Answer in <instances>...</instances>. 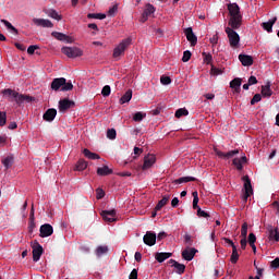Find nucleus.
I'll return each instance as SVG.
<instances>
[{"mask_svg": "<svg viewBox=\"0 0 279 279\" xmlns=\"http://www.w3.org/2000/svg\"><path fill=\"white\" fill-rule=\"evenodd\" d=\"M228 11L230 14L229 27L239 29L243 23V15H241V8L236 3H229Z\"/></svg>", "mask_w": 279, "mask_h": 279, "instance_id": "nucleus-1", "label": "nucleus"}, {"mask_svg": "<svg viewBox=\"0 0 279 279\" xmlns=\"http://www.w3.org/2000/svg\"><path fill=\"white\" fill-rule=\"evenodd\" d=\"M2 95L3 97H9V99H14L16 104H29L31 101H34V98L27 95L19 94L16 90L11 88L2 90Z\"/></svg>", "mask_w": 279, "mask_h": 279, "instance_id": "nucleus-2", "label": "nucleus"}, {"mask_svg": "<svg viewBox=\"0 0 279 279\" xmlns=\"http://www.w3.org/2000/svg\"><path fill=\"white\" fill-rule=\"evenodd\" d=\"M234 29L239 28H232V26H227L225 28V32L229 38V45L232 49H239V45L241 43V36H239V33H236Z\"/></svg>", "mask_w": 279, "mask_h": 279, "instance_id": "nucleus-3", "label": "nucleus"}, {"mask_svg": "<svg viewBox=\"0 0 279 279\" xmlns=\"http://www.w3.org/2000/svg\"><path fill=\"white\" fill-rule=\"evenodd\" d=\"M52 90H63V93H66L68 90H73V83L66 82V78L60 77L54 78L51 83Z\"/></svg>", "mask_w": 279, "mask_h": 279, "instance_id": "nucleus-4", "label": "nucleus"}, {"mask_svg": "<svg viewBox=\"0 0 279 279\" xmlns=\"http://www.w3.org/2000/svg\"><path fill=\"white\" fill-rule=\"evenodd\" d=\"M132 45V38L128 37L123 39L114 49H113V58L119 59L121 56L125 53V49Z\"/></svg>", "mask_w": 279, "mask_h": 279, "instance_id": "nucleus-5", "label": "nucleus"}, {"mask_svg": "<svg viewBox=\"0 0 279 279\" xmlns=\"http://www.w3.org/2000/svg\"><path fill=\"white\" fill-rule=\"evenodd\" d=\"M242 181L244 182V185H243L244 194L242 195V199L245 203L247 202V198L254 195V189H252V180H250L248 175H244L242 178Z\"/></svg>", "mask_w": 279, "mask_h": 279, "instance_id": "nucleus-6", "label": "nucleus"}, {"mask_svg": "<svg viewBox=\"0 0 279 279\" xmlns=\"http://www.w3.org/2000/svg\"><path fill=\"white\" fill-rule=\"evenodd\" d=\"M61 52L68 58H81L84 54L82 49L77 47H63L61 48Z\"/></svg>", "mask_w": 279, "mask_h": 279, "instance_id": "nucleus-7", "label": "nucleus"}, {"mask_svg": "<svg viewBox=\"0 0 279 279\" xmlns=\"http://www.w3.org/2000/svg\"><path fill=\"white\" fill-rule=\"evenodd\" d=\"M32 247H33V260L34 263H38V260H40V256H43V252H44L43 245H40V243L35 241Z\"/></svg>", "mask_w": 279, "mask_h": 279, "instance_id": "nucleus-8", "label": "nucleus"}, {"mask_svg": "<svg viewBox=\"0 0 279 279\" xmlns=\"http://www.w3.org/2000/svg\"><path fill=\"white\" fill-rule=\"evenodd\" d=\"M156 12V7L151 3H147L141 17V23H146L147 19Z\"/></svg>", "mask_w": 279, "mask_h": 279, "instance_id": "nucleus-9", "label": "nucleus"}, {"mask_svg": "<svg viewBox=\"0 0 279 279\" xmlns=\"http://www.w3.org/2000/svg\"><path fill=\"white\" fill-rule=\"evenodd\" d=\"M214 151H215L216 156H218V158H222L223 160H230V158H232L233 156H236V154H239V149L223 153V151L215 148Z\"/></svg>", "mask_w": 279, "mask_h": 279, "instance_id": "nucleus-10", "label": "nucleus"}, {"mask_svg": "<svg viewBox=\"0 0 279 279\" xmlns=\"http://www.w3.org/2000/svg\"><path fill=\"white\" fill-rule=\"evenodd\" d=\"M101 217L105 221H108V223H112L113 221H117V211L114 209L104 210Z\"/></svg>", "mask_w": 279, "mask_h": 279, "instance_id": "nucleus-11", "label": "nucleus"}, {"mask_svg": "<svg viewBox=\"0 0 279 279\" xmlns=\"http://www.w3.org/2000/svg\"><path fill=\"white\" fill-rule=\"evenodd\" d=\"M51 36H53V38L60 40L61 43H68V45H71V43H73V38L65 35L64 33L52 32Z\"/></svg>", "mask_w": 279, "mask_h": 279, "instance_id": "nucleus-12", "label": "nucleus"}, {"mask_svg": "<svg viewBox=\"0 0 279 279\" xmlns=\"http://www.w3.org/2000/svg\"><path fill=\"white\" fill-rule=\"evenodd\" d=\"M39 236H41V239L51 236V234H53V227L49 223L43 225L39 229Z\"/></svg>", "mask_w": 279, "mask_h": 279, "instance_id": "nucleus-13", "label": "nucleus"}, {"mask_svg": "<svg viewBox=\"0 0 279 279\" xmlns=\"http://www.w3.org/2000/svg\"><path fill=\"white\" fill-rule=\"evenodd\" d=\"M184 34L189 43H191V46L195 47L197 45V36L195 35V33H193V28L191 27L185 28Z\"/></svg>", "mask_w": 279, "mask_h": 279, "instance_id": "nucleus-14", "label": "nucleus"}, {"mask_svg": "<svg viewBox=\"0 0 279 279\" xmlns=\"http://www.w3.org/2000/svg\"><path fill=\"white\" fill-rule=\"evenodd\" d=\"M143 241L145 245H148L149 247H151L156 245V234L151 231H147L143 238Z\"/></svg>", "mask_w": 279, "mask_h": 279, "instance_id": "nucleus-15", "label": "nucleus"}, {"mask_svg": "<svg viewBox=\"0 0 279 279\" xmlns=\"http://www.w3.org/2000/svg\"><path fill=\"white\" fill-rule=\"evenodd\" d=\"M195 254H197V250L195 247H187L182 252V258H184V260H193V258H195Z\"/></svg>", "mask_w": 279, "mask_h": 279, "instance_id": "nucleus-16", "label": "nucleus"}, {"mask_svg": "<svg viewBox=\"0 0 279 279\" xmlns=\"http://www.w3.org/2000/svg\"><path fill=\"white\" fill-rule=\"evenodd\" d=\"M72 106H75V102L73 100L64 98L63 100L59 101V111L66 112V110H69V108H71Z\"/></svg>", "mask_w": 279, "mask_h": 279, "instance_id": "nucleus-17", "label": "nucleus"}, {"mask_svg": "<svg viewBox=\"0 0 279 279\" xmlns=\"http://www.w3.org/2000/svg\"><path fill=\"white\" fill-rule=\"evenodd\" d=\"M276 21H278L277 16L270 19L268 22H263V29H265V32H267L268 34H271V32H274V25H276Z\"/></svg>", "mask_w": 279, "mask_h": 279, "instance_id": "nucleus-18", "label": "nucleus"}, {"mask_svg": "<svg viewBox=\"0 0 279 279\" xmlns=\"http://www.w3.org/2000/svg\"><path fill=\"white\" fill-rule=\"evenodd\" d=\"M156 163V155H147L144 157V165H143V169H150V167H154V165Z\"/></svg>", "mask_w": 279, "mask_h": 279, "instance_id": "nucleus-19", "label": "nucleus"}, {"mask_svg": "<svg viewBox=\"0 0 279 279\" xmlns=\"http://www.w3.org/2000/svg\"><path fill=\"white\" fill-rule=\"evenodd\" d=\"M168 263H169V265L174 267L175 272L179 275L184 274V271L186 270V266L184 264L178 263L175 259H170Z\"/></svg>", "mask_w": 279, "mask_h": 279, "instance_id": "nucleus-20", "label": "nucleus"}, {"mask_svg": "<svg viewBox=\"0 0 279 279\" xmlns=\"http://www.w3.org/2000/svg\"><path fill=\"white\" fill-rule=\"evenodd\" d=\"M267 230H268V234H269V240L278 242L279 241L278 228H274V226L268 225Z\"/></svg>", "mask_w": 279, "mask_h": 279, "instance_id": "nucleus-21", "label": "nucleus"}, {"mask_svg": "<svg viewBox=\"0 0 279 279\" xmlns=\"http://www.w3.org/2000/svg\"><path fill=\"white\" fill-rule=\"evenodd\" d=\"M33 23L37 25V27H53V23L50 20L45 19H33Z\"/></svg>", "mask_w": 279, "mask_h": 279, "instance_id": "nucleus-22", "label": "nucleus"}, {"mask_svg": "<svg viewBox=\"0 0 279 279\" xmlns=\"http://www.w3.org/2000/svg\"><path fill=\"white\" fill-rule=\"evenodd\" d=\"M239 60L243 66H252L254 64V59L252 56L239 54Z\"/></svg>", "mask_w": 279, "mask_h": 279, "instance_id": "nucleus-23", "label": "nucleus"}, {"mask_svg": "<svg viewBox=\"0 0 279 279\" xmlns=\"http://www.w3.org/2000/svg\"><path fill=\"white\" fill-rule=\"evenodd\" d=\"M58 114V110L56 109H48L44 116L43 119L44 121H48L51 123V121H53V119H56V116Z\"/></svg>", "mask_w": 279, "mask_h": 279, "instance_id": "nucleus-24", "label": "nucleus"}, {"mask_svg": "<svg viewBox=\"0 0 279 279\" xmlns=\"http://www.w3.org/2000/svg\"><path fill=\"white\" fill-rule=\"evenodd\" d=\"M245 162H247L246 156H242L241 158L233 159V165H234V167H236L238 171L243 170V165H245Z\"/></svg>", "mask_w": 279, "mask_h": 279, "instance_id": "nucleus-25", "label": "nucleus"}, {"mask_svg": "<svg viewBox=\"0 0 279 279\" xmlns=\"http://www.w3.org/2000/svg\"><path fill=\"white\" fill-rule=\"evenodd\" d=\"M171 256H173L172 253H156L155 260H157V263H165V260H167V258H171Z\"/></svg>", "mask_w": 279, "mask_h": 279, "instance_id": "nucleus-26", "label": "nucleus"}, {"mask_svg": "<svg viewBox=\"0 0 279 279\" xmlns=\"http://www.w3.org/2000/svg\"><path fill=\"white\" fill-rule=\"evenodd\" d=\"M242 80L236 77L230 82V88H233L234 93H241Z\"/></svg>", "mask_w": 279, "mask_h": 279, "instance_id": "nucleus-27", "label": "nucleus"}, {"mask_svg": "<svg viewBox=\"0 0 279 279\" xmlns=\"http://www.w3.org/2000/svg\"><path fill=\"white\" fill-rule=\"evenodd\" d=\"M197 179L195 177H181L175 179L172 183L174 184H186V182H196Z\"/></svg>", "mask_w": 279, "mask_h": 279, "instance_id": "nucleus-28", "label": "nucleus"}, {"mask_svg": "<svg viewBox=\"0 0 279 279\" xmlns=\"http://www.w3.org/2000/svg\"><path fill=\"white\" fill-rule=\"evenodd\" d=\"M83 154L85 158H88V160H99L101 158L97 153H93L88 148H85Z\"/></svg>", "mask_w": 279, "mask_h": 279, "instance_id": "nucleus-29", "label": "nucleus"}, {"mask_svg": "<svg viewBox=\"0 0 279 279\" xmlns=\"http://www.w3.org/2000/svg\"><path fill=\"white\" fill-rule=\"evenodd\" d=\"M262 95L263 97H271V95H274L270 83H267L266 85L262 86Z\"/></svg>", "mask_w": 279, "mask_h": 279, "instance_id": "nucleus-30", "label": "nucleus"}, {"mask_svg": "<svg viewBox=\"0 0 279 279\" xmlns=\"http://www.w3.org/2000/svg\"><path fill=\"white\" fill-rule=\"evenodd\" d=\"M169 199H171V195H165L156 205L155 210H161L163 206H167Z\"/></svg>", "mask_w": 279, "mask_h": 279, "instance_id": "nucleus-31", "label": "nucleus"}, {"mask_svg": "<svg viewBox=\"0 0 279 279\" xmlns=\"http://www.w3.org/2000/svg\"><path fill=\"white\" fill-rule=\"evenodd\" d=\"M47 16L50 19H53L54 21H60L62 19V15L58 13L54 9H49L46 11Z\"/></svg>", "mask_w": 279, "mask_h": 279, "instance_id": "nucleus-32", "label": "nucleus"}, {"mask_svg": "<svg viewBox=\"0 0 279 279\" xmlns=\"http://www.w3.org/2000/svg\"><path fill=\"white\" fill-rule=\"evenodd\" d=\"M112 174V169H110L108 166H104L97 169V175H110Z\"/></svg>", "mask_w": 279, "mask_h": 279, "instance_id": "nucleus-33", "label": "nucleus"}, {"mask_svg": "<svg viewBox=\"0 0 279 279\" xmlns=\"http://www.w3.org/2000/svg\"><path fill=\"white\" fill-rule=\"evenodd\" d=\"M132 100V89L125 92V94L120 98V104H128Z\"/></svg>", "mask_w": 279, "mask_h": 279, "instance_id": "nucleus-34", "label": "nucleus"}, {"mask_svg": "<svg viewBox=\"0 0 279 279\" xmlns=\"http://www.w3.org/2000/svg\"><path fill=\"white\" fill-rule=\"evenodd\" d=\"M1 23H3V25L7 27V29H9L10 32H12V34H19V29H16V27H14L12 25V23H10L7 20H1Z\"/></svg>", "mask_w": 279, "mask_h": 279, "instance_id": "nucleus-35", "label": "nucleus"}, {"mask_svg": "<svg viewBox=\"0 0 279 279\" xmlns=\"http://www.w3.org/2000/svg\"><path fill=\"white\" fill-rule=\"evenodd\" d=\"M86 167H88V162H86V160H84V159H80L76 163L75 170L84 171V169H86Z\"/></svg>", "mask_w": 279, "mask_h": 279, "instance_id": "nucleus-36", "label": "nucleus"}, {"mask_svg": "<svg viewBox=\"0 0 279 279\" xmlns=\"http://www.w3.org/2000/svg\"><path fill=\"white\" fill-rule=\"evenodd\" d=\"M104 254H108V246L100 245L96 248V256L101 257Z\"/></svg>", "mask_w": 279, "mask_h": 279, "instance_id": "nucleus-37", "label": "nucleus"}, {"mask_svg": "<svg viewBox=\"0 0 279 279\" xmlns=\"http://www.w3.org/2000/svg\"><path fill=\"white\" fill-rule=\"evenodd\" d=\"M14 162V158L12 157H7L4 159H2V165L5 169H10V167H12V163Z\"/></svg>", "mask_w": 279, "mask_h": 279, "instance_id": "nucleus-38", "label": "nucleus"}, {"mask_svg": "<svg viewBox=\"0 0 279 279\" xmlns=\"http://www.w3.org/2000/svg\"><path fill=\"white\" fill-rule=\"evenodd\" d=\"M174 117H177V119H180L181 117H189V110L180 108L175 111Z\"/></svg>", "mask_w": 279, "mask_h": 279, "instance_id": "nucleus-39", "label": "nucleus"}, {"mask_svg": "<svg viewBox=\"0 0 279 279\" xmlns=\"http://www.w3.org/2000/svg\"><path fill=\"white\" fill-rule=\"evenodd\" d=\"M87 19H98L99 21H104L106 19V14L104 13H89Z\"/></svg>", "mask_w": 279, "mask_h": 279, "instance_id": "nucleus-40", "label": "nucleus"}, {"mask_svg": "<svg viewBox=\"0 0 279 279\" xmlns=\"http://www.w3.org/2000/svg\"><path fill=\"white\" fill-rule=\"evenodd\" d=\"M192 195H193V208H194V210L195 209L198 210L199 205H197V204H199V196L197 195V192H193Z\"/></svg>", "mask_w": 279, "mask_h": 279, "instance_id": "nucleus-41", "label": "nucleus"}, {"mask_svg": "<svg viewBox=\"0 0 279 279\" xmlns=\"http://www.w3.org/2000/svg\"><path fill=\"white\" fill-rule=\"evenodd\" d=\"M239 260V251L236 246H233L232 254H231V263L235 264Z\"/></svg>", "mask_w": 279, "mask_h": 279, "instance_id": "nucleus-42", "label": "nucleus"}, {"mask_svg": "<svg viewBox=\"0 0 279 279\" xmlns=\"http://www.w3.org/2000/svg\"><path fill=\"white\" fill-rule=\"evenodd\" d=\"M107 138H109V141H114V138H117V130L109 129L107 131Z\"/></svg>", "mask_w": 279, "mask_h": 279, "instance_id": "nucleus-43", "label": "nucleus"}, {"mask_svg": "<svg viewBox=\"0 0 279 279\" xmlns=\"http://www.w3.org/2000/svg\"><path fill=\"white\" fill-rule=\"evenodd\" d=\"M8 121V114L4 111L0 112V126L3 128Z\"/></svg>", "mask_w": 279, "mask_h": 279, "instance_id": "nucleus-44", "label": "nucleus"}, {"mask_svg": "<svg viewBox=\"0 0 279 279\" xmlns=\"http://www.w3.org/2000/svg\"><path fill=\"white\" fill-rule=\"evenodd\" d=\"M145 117H147V114L138 111L133 116V121H143V119H145Z\"/></svg>", "mask_w": 279, "mask_h": 279, "instance_id": "nucleus-45", "label": "nucleus"}, {"mask_svg": "<svg viewBox=\"0 0 279 279\" xmlns=\"http://www.w3.org/2000/svg\"><path fill=\"white\" fill-rule=\"evenodd\" d=\"M104 197H106V192L101 187H98L96 190V199H104Z\"/></svg>", "mask_w": 279, "mask_h": 279, "instance_id": "nucleus-46", "label": "nucleus"}, {"mask_svg": "<svg viewBox=\"0 0 279 279\" xmlns=\"http://www.w3.org/2000/svg\"><path fill=\"white\" fill-rule=\"evenodd\" d=\"M110 93H111V89L109 85H106L102 87V90H101L102 97H110Z\"/></svg>", "mask_w": 279, "mask_h": 279, "instance_id": "nucleus-47", "label": "nucleus"}, {"mask_svg": "<svg viewBox=\"0 0 279 279\" xmlns=\"http://www.w3.org/2000/svg\"><path fill=\"white\" fill-rule=\"evenodd\" d=\"M36 49H40V46H38V45H32V46H29V47L27 48V53H28L29 56H34Z\"/></svg>", "mask_w": 279, "mask_h": 279, "instance_id": "nucleus-48", "label": "nucleus"}, {"mask_svg": "<svg viewBox=\"0 0 279 279\" xmlns=\"http://www.w3.org/2000/svg\"><path fill=\"white\" fill-rule=\"evenodd\" d=\"M119 10V5L118 4H114L113 7H111L109 10H108V15L109 16H114L117 14Z\"/></svg>", "mask_w": 279, "mask_h": 279, "instance_id": "nucleus-49", "label": "nucleus"}, {"mask_svg": "<svg viewBox=\"0 0 279 279\" xmlns=\"http://www.w3.org/2000/svg\"><path fill=\"white\" fill-rule=\"evenodd\" d=\"M241 236H243V239H247V222L242 225Z\"/></svg>", "mask_w": 279, "mask_h": 279, "instance_id": "nucleus-50", "label": "nucleus"}, {"mask_svg": "<svg viewBox=\"0 0 279 279\" xmlns=\"http://www.w3.org/2000/svg\"><path fill=\"white\" fill-rule=\"evenodd\" d=\"M260 99H263V96H260V94H255L251 100V106L258 104V101H260Z\"/></svg>", "mask_w": 279, "mask_h": 279, "instance_id": "nucleus-51", "label": "nucleus"}, {"mask_svg": "<svg viewBox=\"0 0 279 279\" xmlns=\"http://www.w3.org/2000/svg\"><path fill=\"white\" fill-rule=\"evenodd\" d=\"M160 82L163 86H169V84H171V77L169 76H161L160 77Z\"/></svg>", "mask_w": 279, "mask_h": 279, "instance_id": "nucleus-52", "label": "nucleus"}, {"mask_svg": "<svg viewBox=\"0 0 279 279\" xmlns=\"http://www.w3.org/2000/svg\"><path fill=\"white\" fill-rule=\"evenodd\" d=\"M8 145V135L2 134L0 135V147H5Z\"/></svg>", "mask_w": 279, "mask_h": 279, "instance_id": "nucleus-53", "label": "nucleus"}, {"mask_svg": "<svg viewBox=\"0 0 279 279\" xmlns=\"http://www.w3.org/2000/svg\"><path fill=\"white\" fill-rule=\"evenodd\" d=\"M197 216L203 217L204 219H208V217H210V215H208V213L204 211L201 207L197 209Z\"/></svg>", "mask_w": 279, "mask_h": 279, "instance_id": "nucleus-54", "label": "nucleus"}, {"mask_svg": "<svg viewBox=\"0 0 279 279\" xmlns=\"http://www.w3.org/2000/svg\"><path fill=\"white\" fill-rule=\"evenodd\" d=\"M209 43L213 45V47H215L217 45V43H219V34L216 33L210 39Z\"/></svg>", "mask_w": 279, "mask_h": 279, "instance_id": "nucleus-55", "label": "nucleus"}, {"mask_svg": "<svg viewBox=\"0 0 279 279\" xmlns=\"http://www.w3.org/2000/svg\"><path fill=\"white\" fill-rule=\"evenodd\" d=\"M204 56V62H206V64H210V62H213V54L211 53H203Z\"/></svg>", "mask_w": 279, "mask_h": 279, "instance_id": "nucleus-56", "label": "nucleus"}, {"mask_svg": "<svg viewBox=\"0 0 279 279\" xmlns=\"http://www.w3.org/2000/svg\"><path fill=\"white\" fill-rule=\"evenodd\" d=\"M191 56L192 53L189 50H185L183 52L182 62H189V60H191Z\"/></svg>", "mask_w": 279, "mask_h": 279, "instance_id": "nucleus-57", "label": "nucleus"}, {"mask_svg": "<svg viewBox=\"0 0 279 279\" xmlns=\"http://www.w3.org/2000/svg\"><path fill=\"white\" fill-rule=\"evenodd\" d=\"M271 269H278L279 268V257H276L271 263H270Z\"/></svg>", "mask_w": 279, "mask_h": 279, "instance_id": "nucleus-58", "label": "nucleus"}, {"mask_svg": "<svg viewBox=\"0 0 279 279\" xmlns=\"http://www.w3.org/2000/svg\"><path fill=\"white\" fill-rule=\"evenodd\" d=\"M256 243V235L254 233L248 234V244L254 245Z\"/></svg>", "mask_w": 279, "mask_h": 279, "instance_id": "nucleus-59", "label": "nucleus"}, {"mask_svg": "<svg viewBox=\"0 0 279 279\" xmlns=\"http://www.w3.org/2000/svg\"><path fill=\"white\" fill-rule=\"evenodd\" d=\"M129 279H138V270L136 268L131 271Z\"/></svg>", "mask_w": 279, "mask_h": 279, "instance_id": "nucleus-60", "label": "nucleus"}, {"mask_svg": "<svg viewBox=\"0 0 279 279\" xmlns=\"http://www.w3.org/2000/svg\"><path fill=\"white\" fill-rule=\"evenodd\" d=\"M247 83L248 85L254 86V84H258V80L256 78V76H250Z\"/></svg>", "mask_w": 279, "mask_h": 279, "instance_id": "nucleus-61", "label": "nucleus"}, {"mask_svg": "<svg viewBox=\"0 0 279 279\" xmlns=\"http://www.w3.org/2000/svg\"><path fill=\"white\" fill-rule=\"evenodd\" d=\"M178 204H180V199L178 197L172 198L171 201L172 208H178Z\"/></svg>", "mask_w": 279, "mask_h": 279, "instance_id": "nucleus-62", "label": "nucleus"}, {"mask_svg": "<svg viewBox=\"0 0 279 279\" xmlns=\"http://www.w3.org/2000/svg\"><path fill=\"white\" fill-rule=\"evenodd\" d=\"M27 210V202H25L22 206V217L25 219L27 217V214L25 211Z\"/></svg>", "mask_w": 279, "mask_h": 279, "instance_id": "nucleus-63", "label": "nucleus"}, {"mask_svg": "<svg viewBox=\"0 0 279 279\" xmlns=\"http://www.w3.org/2000/svg\"><path fill=\"white\" fill-rule=\"evenodd\" d=\"M214 75H221V73H223V71H221L220 69H217V68H213L211 69Z\"/></svg>", "mask_w": 279, "mask_h": 279, "instance_id": "nucleus-64", "label": "nucleus"}]
</instances>
